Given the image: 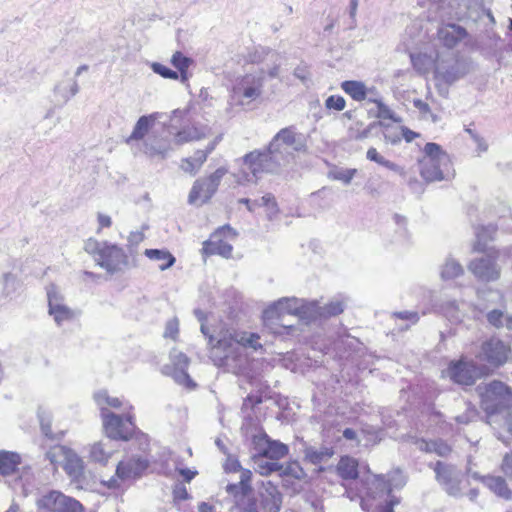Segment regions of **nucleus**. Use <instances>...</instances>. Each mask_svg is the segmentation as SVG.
<instances>
[{
    "label": "nucleus",
    "mask_w": 512,
    "mask_h": 512,
    "mask_svg": "<svg viewBox=\"0 0 512 512\" xmlns=\"http://www.w3.org/2000/svg\"><path fill=\"white\" fill-rule=\"evenodd\" d=\"M443 375L455 383L472 385L482 375V369L474 365L472 361L461 359L458 362H452Z\"/></svg>",
    "instance_id": "18"
},
{
    "label": "nucleus",
    "mask_w": 512,
    "mask_h": 512,
    "mask_svg": "<svg viewBox=\"0 0 512 512\" xmlns=\"http://www.w3.org/2000/svg\"><path fill=\"white\" fill-rule=\"evenodd\" d=\"M170 362L162 367V373L172 377L179 385L193 389L196 384L186 372L189 365L188 357L181 351L173 349L170 352Z\"/></svg>",
    "instance_id": "16"
},
{
    "label": "nucleus",
    "mask_w": 512,
    "mask_h": 512,
    "mask_svg": "<svg viewBox=\"0 0 512 512\" xmlns=\"http://www.w3.org/2000/svg\"><path fill=\"white\" fill-rule=\"evenodd\" d=\"M199 321H203L204 313L197 309L194 311ZM201 331L209 338L211 347V358L215 365L231 367L239 361L247 349L257 351L262 346L259 342V335L246 331H222L219 333L216 344H213L214 336L208 335L207 328L201 322Z\"/></svg>",
    "instance_id": "2"
},
{
    "label": "nucleus",
    "mask_w": 512,
    "mask_h": 512,
    "mask_svg": "<svg viewBox=\"0 0 512 512\" xmlns=\"http://www.w3.org/2000/svg\"><path fill=\"white\" fill-rule=\"evenodd\" d=\"M144 256L151 262L157 264L160 271H166L171 268L175 262V256L167 249H145Z\"/></svg>",
    "instance_id": "29"
},
{
    "label": "nucleus",
    "mask_w": 512,
    "mask_h": 512,
    "mask_svg": "<svg viewBox=\"0 0 512 512\" xmlns=\"http://www.w3.org/2000/svg\"><path fill=\"white\" fill-rule=\"evenodd\" d=\"M372 101L377 106L376 116L381 121L384 122V120H391L395 123H400L402 121L401 118L398 117L386 104H384L382 100L374 99Z\"/></svg>",
    "instance_id": "50"
},
{
    "label": "nucleus",
    "mask_w": 512,
    "mask_h": 512,
    "mask_svg": "<svg viewBox=\"0 0 512 512\" xmlns=\"http://www.w3.org/2000/svg\"><path fill=\"white\" fill-rule=\"evenodd\" d=\"M394 222L398 226V234L401 241H406L408 239V231L406 228L407 220L405 217L400 215L394 216Z\"/></svg>",
    "instance_id": "58"
},
{
    "label": "nucleus",
    "mask_w": 512,
    "mask_h": 512,
    "mask_svg": "<svg viewBox=\"0 0 512 512\" xmlns=\"http://www.w3.org/2000/svg\"><path fill=\"white\" fill-rule=\"evenodd\" d=\"M419 161L420 174L427 182L449 180L455 171L449 155L436 143H427Z\"/></svg>",
    "instance_id": "5"
},
{
    "label": "nucleus",
    "mask_w": 512,
    "mask_h": 512,
    "mask_svg": "<svg viewBox=\"0 0 512 512\" xmlns=\"http://www.w3.org/2000/svg\"><path fill=\"white\" fill-rule=\"evenodd\" d=\"M240 202L245 203L250 211H254L256 205L266 207L269 217L277 212L276 203L270 194L264 195L259 201H255L254 203H251L249 199H241Z\"/></svg>",
    "instance_id": "44"
},
{
    "label": "nucleus",
    "mask_w": 512,
    "mask_h": 512,
    "mask_svg": "<svg viewBox=\"0 0 512 512\" xmlns=\"http://www.w3.org/2000/svg\"><path fill=\"white\" fill-rule=\"evenodd\" d=\"M21 464V456L11 451H0V475L10 476L16 473Z\"/></svg>",
    "instance_id": "33"
},
{
    "label": "nucleus",
    "mask_w": 512,
    "mask_h": 512,
    "mask_svg": "<svg viewBox=\"0 0 512 512\" xmlns=\"http://www.w3.org/2000/svg\"><path fill=\"white\" fill-rule=\"evenodd\" d=\"M465 73L464 63L456 59L452 53L447 52L442 53L433 75L439 84H452L463 77Z\"/></svg>",
    "instance_id": "15"
},
{
    "label": "nucleus",
    "mask_w": 512,
    "mask_h": 512,
    "mask_svg": "<svg viewBox=\"0 0 512 512\" xmlns=\"http://www.w3.org/2000/svg\"><path fill=\"white\" fill-rule=\"evenodd\" d=\"M251 478V472L249 470H244L241 473V479L239 484H230L227 486V491L231 494H237L238 491H241L245 494L249 489V481Z\"/></svg>",
    "instance_id": "52"
},
{
    "label": "nucleus",
    "mask_w": 512,
    "mask_h": 512,
    "mask_svg": "<svg viewBox=\"0 0 512 512\" xmlns=\"http://www.w3.org/2000/svg\"><path fill=\"white\" fill-rule=\"evenodd\" d=\"M273 145H286L292 152H303L306 150V138L293 127H286L273 137Z\"/></svg>",
    "instance_id": "22"
},
{
    "label": "nucleus",
    "mask_w": 512,
    "mask_h": 512,
    "mask_svg": "<svg viewBox=\"0 0 512 512\" xmlns=\"http://www.w3.org/2000/svg\"><path fill=\"white\" fill-rule=\"evenodd\" d=\"M193 60L183 53L177 51L171 57V64L179 71V78L181 82H186L189 79L188 69L192 65Z\"/></svg>",
    "instance_id": "41"
},
{
    "label": "nucleus",
    "mask_w": 512,
    "mask_h": 512,
    "mask_svg": "<svg viewBox=\"0 0 512 512\" xmlns=\"http://www.w3.org/2000/svg\"><path fill=\"white\" fill-rule=\"evenodd\" d=\"M341 89L358 102L365 100L369 91L363 82L355 80L343 81Z\"/></svg>",
    "instance_id": "37"
},
{
    "label": "nucleus",
    "mask_w": 512,
    "mask_h": 512,
    "mask_svg": "<svg viewBox=\"0 0 512 512\" xmlns=\"http://www.w3.org/2000/svg\"><path fill=\"white\" fill-rule=\"evenodd\" d=\"M281 475L285 477H291L294 479H303L305 477V471L296 461L287 463L284 467H281Z\"/></svg>",
    "instance_id": "51"
},
{
    "label": "nucleus",
    "mask_w": 512,
    "mask_h": 512,
    "mask_svg": "<svg viewBox=\"0 0 512 512\" xmlns=\"http://www.w3.org/2000/svg\"><path fill=\"white\" fill-rule=\"evenodd\" d=\"M210 132V129L202 125L200 127H187L177 132L171 141V145H182L191 141H197L206 137Z\"/></svg>",
    "instance_id": "31"
},
{
    "label": "nucleus",
    "mask_w": 512,
    "mask_h": 512,
    "mask_svg": "<svg viewBox=\"0 0 512 512\" xmlns=\"http://www.w3.org/2000/svg\"><path fill=\"white\" fill-rule=\"evenodd\" d=\"M98 229L97 233L103 228H108L112 225V219L109 215L99 212L97 214Z\"/></svg>",
    "instance_id": "63"
},
{
    "label": "nucleus",
    "mask_w": 512,
    "mask_h": 512,
    "mask_svg": "<svg viewBox=\"0 0 512 512\" xmlns=\"http://www.w3.org/2000/svg\"><path fill=\"white\" fill-rule=\"evenodd\" d=\"M145 239V234L143 231L137 230L129 233L127 241L128 248L131 250L137 247L140 243H142Z\"/></svg>",
    "instance_id": "60"
},
{
    "label": "nucleus",
    "mask_w": 512,
    "mask_h": 512,
    "mask_svg": "<svg viewBox=\"0 0 512 512\" xmlns=\"http://www.w3.org/2000/svg\"><path fill=\"white\" fill-rule=\"evenodd\" d=\"M256 470L261 475H267L273 471H277L280 469L279 464L275 460H270L268 457H265L262 453L259 457L255 459Z\"/></svg>",
    "instance_id": "48"
},
{
    "label": "nucleus",
    "mask_w": 512,
    "mask_h": 512,
    "mask_svg": "<svg viewBox=\"0 0 512 512\" xmlns=\"http://www.w3.org/2000/svg\"><path fill=\"white\" fill-rule=\"evenodd\" d=\"M366 158L370 161L376 162L377 164L386 167L389 170L399 172L400 168L397 164L385 159L376 148L371 147L367 150Z\"/></svg>",
    "instance_id": "49"
},
{
    "label": "nucleus",
    "mask_w": 512,
    "mask_h": 512,
    "mask_svg": "<svg viewBox=\"0 0 512 512\" xmlns=\"http://www.w3.org/2000/svg\"><path fill=\"white\" fill-rule=\"evenodd\" d=\"M442 53L434 48L425 47L417 53H411L410 58L414 68L422 74L432 72L434 74L435 66L441 60Z\"/></svg>",
    "instance_id": "21"
},
{
    "label": "nucleus",
    "mask_w": 512,
    "mask_h": 512,
    "mask_svg": "<svg viewBox=\"0 0 512 512\" xmlns=\"http://www.w3.org/2000/svg\"><path fill=\"white\" fill-rule=\"evenodd\" d=\"M379 126L384 129V139L386 142L391 144H397L401 140V132L400 127L397 129H392L388 124L383 121L379 122Z\"/></svg>",
    "instance_id": "54"
},
{
    "label": "nucleus",
    "mask_w": 512,
    "mask_h": 512,
    "mask_svg": "<svg viewBox=\"0 0 512 512\" xmlns=\"http://www.w3.org/2000/svg\"><path fill=\"white\" fill-rule=\"evenodd\" d=\"M477 391L481 399V406L488 419L502 412L512 403L511 389L501 381L480 384Z\"/></svg>",
    "instance_id": "8"
},
{
    "label": "nucleus",
    "mask_w": 512,
    "mask_h": 512,
    "mask_svg": "<svg viewBox=\"0 0 512 512\" xmlns=\"http://www.w3.org/2000/svg\"><path fill=\"white\" fill-rule=\"evenodd\" d=\"M464 273L462 265L455 258L448 256L439 266V275L443 281L454 280Z\"/></svg>",
    "instance_id": "34"
},
{
    "label": "nucleus",
    "mask_w": 512,
    "mask_h": 512,
    "mask_svg": "<svg viewBox=\"0 0 512 512\" xmlns=\"http://www.w3.org/2000/svg\"><path fill=\"white\" fill-rule=\"evenodd\" d=\"M179 333V322L177 319H171L167 322L165 331H164V337L165 338H171L173 340L176 339L177 335Z\"/></svg>",
    "instance_id": "59"
},
{
    "label": "nucleus",
    "mask_w": 512,
    "mask_h": 512,
    "mask_svg": "<svg viewBox=\"0 0 512 512\" xmlns=\"http://www.w3.org/2000/svg\"><path fill=\"white\" fill-rule=\"evenodd\" d=\"M173 461L175 462V469L179 472V474L184 478L186 482H190L197 475L196 470L183 468L177 463L176 460L173 459Z\"/></svg>",
    "instance_id": "62"
},
{
    "label": "nucleus",
    "mask_w": 512,
    "mask_h": 512,
    "mask_svg": "<svg viewBox=\"0 0 512 512\" xmlns=\"http://www.w3.org/2000/svg\"><path fill=\"white\" fill-rule=\"evenodd\" d=\"M162 115L160 112H154L139 117L133 126L131 134L125 140L126 144L133 148H138L151 158L159 157L164 159L173 150L171 141L168 138L159 137L155 134L150 135L156 121Z\"/></svg>",
    "instance_id": "4"
},
{
    "label": "nucleus",
    "mask_w": 512,
    "mask_h": 512,
    "mask_svg": "<svg viewBox=\"0 0 512 512\" xmlns=\"http://www.w3.org/2000/svg\"><path fill=\"white\" fill-rule=\"evenodd\" d=\"M508 251L497 252L495 255L482 257L470 262L469 270L480 280L493 281L498 279L500 271L496 265V261L503 262L508 257Z\"/></svg>",
    "instance_id": "17"
},
{
    "label": "nucleus",
    "mask_w": 512,
    "mask_h": 512,
    "mask_svg": "<svg viewBox=\"0 0 512 512\" xmlns=\"http://www.w3.org/2000/svg\"><path fill=\"white\" fill-rule=\"evenodd\" d=\"M406 483V477L400 470L391 471L388 474V479L383 476H374L370 482V487L375 490H380V497H384L386 493L391 494L393 489L402 488Z\"/></svg>",
    "instance_id": "23"
},
{
    "label": "nucleus",
    "mask_w": 512,
    "mask_h": 512,
    "mask_svg": "<svg viewBox=\"0 0 512 512\" xmlns=\"http://www.w3.org/2000/svg\"><path fill=\"white\" fill-rule=\"evenodd\" d=\"M417 447L425 452H434L439 456H446L450 452V447L443 441L427 442L420 440L416 442Z\"/></svg>",
    "instance_id": "43"
},
{
    "label": "nucleus",
    "mask_w": 512,
    "mask_h": 512,
    "mask_svg": "<svg viewBox=\"0 0 512 512\" xmlns=\"http://www.w3.org/2000/svg\"><path fill=\"white\" fill-rule=\"evenodd\" d=\"M78 90L75 77H66L55 85L54 96L58 101L66 103L78 93Z\"/></svg>",
    "instance_id": "32"
},
{
    "label": "nucleus",
    "mask_w": 512,
    "mask_h": 512,
    "mask_svg": "<svg viewBox=\"0 0 512 512\" xmlns=\"http://www.w3.org/2000/svg\"><path fill=\"white\" fill-rule=\"evenodd\" d=\"M434 471L436 473V479L440 484L445 486L447 492L451 495H456L459 491L458 484V472L452 466L445 465L442 462H437Z\"/></svg>",
    "instance_id": "26"
},
{
    "label": "nucleus",
    "mask_w": 512,
    "mask_h": 512,
    "mask_svg": "<svg viewBox=\"0 0 512 512\" xmlns=\"http://www.w3.org/2000/svg\"><path fill=\"white\" fill-rule=\"evenodd\" d=\"M219 141L220 137H217L212 143L208 145L205 151L199 150L195 152L193 157L183 159L180 165L181 169L191 175L196 174L206 161L208 154L214 150Z\"/></svg>",
    "instance_id": "28"
},
{
    "label": "nucleus",
    "mask_w": 512,
    "mask_h": 512,
    "mask_svg": "<svg viewBox=\"0 0 512 512\" xmlns=\"http://www.w3.org/2000/svg\"><path fill=\"white\" fill-rule=\"evenodd\" d=\"M358 463L349 456L340 459L337 465V471L343 479H355L358 476Z\"/></svg>",
    "instance_id": "42"
},
{
    "label": "nucleus",
    "mask_w": 512,
    "mask_h": 512,
    "mask_svg": "<svg viewBox=\"0 0 512 512\" xmlns=\"http://www.w3.org/2000/svg\"><path fill=\"white\" fill-rule=\"evenodd\" d=\"M93 398L100 409V416H103V411H110L109 408L120 409L123 413L133 411V406L128 401L113 397L105 390L96 392Z\"/></svg>",
    "instance_id": "25"
},
{
    "label": "nucleus",
    "mask_w": 512,
    "mask_h": 512,
    "mask_svg": "<svg viewBox=\"0 0 512 512\" xmlns=\"http://www.w3.org/2000/svg\"><path fill=\"white\" fill-rule=\"evenodd\" d=\"M262 504L264 512H279L282 504V496L280 492L271 484L265 487L262 493Z\"/></svg>",
    "instance_id": "35"
},
{
    "label": "nucleus",
    "mask_w": 512,
    "mask_h": 512,
    "mask_svg": "<svg viewBox=\"0 0 512 512\" xmlns=\"http://www.w3.org/2000/svg\"><path fill=\"white\" fill-rule=\"evenodd\" d=\"M261 453L270 460L277 461L287 455L288 447L279 441L266 439L265 446L261 449Z\"/></svg>",
    "instance_id": "39"
},
{
    "label": "nucleus",
    "mask_w": 512,
    "mask_h": 512,
    "mask_svg": "<svg viewBox=\"0 0 512 512\" xmlns=\"http://www.w3.org/2000/svg\"><path fill=\"white\" fill-rule=\"evenodd\" d=\"M333 455V451L329 448H321L319 450L309 447L305 449V458L313 463L318 464L329 459Z\"/></svg>",
    "instance_id": "45"
},
{
    "label": "nucleus",
    "mask_w": 512,
    "mask_h": 512,
    "mask_svg": "<svg viewBox=\"0 0 512 512\" xmlns=\"http://www.w3.org/2000/svg\"><path fill=\"white\" fill-rule=\"evenodd\" d=\"M150 67L154 73L160 75L161 77H163L165 79H173V80L179 79L178 72L171 70L170 68H168L167 66H165L161 63L152 62L150 64Z\"/></svg>",
    "instance_id": "53"
},
{
    "label": "nucleus",
    "mask_w": 512,
    "mask_h": 512,
    "mask_svg": "<svg viewBox=\"0 0 512 512\" xmlns=\"http://www.w3.org/2000/svg\"><path fill=\"white\" fill-rule=\"evenodd\" d=\"M39 420H40V425H41L42 432L47 437L54 438V435L52 434V431H51V417H50V414L46 413V412H41L39 414Z\"/></svg>",
    "instance_id": "57"
},
{
    "label": "nucleus",
    "mask_w": 512,
    "mask_h": 512,
    "mask_svg": "<svg viewBox=\"0 0 512 512\" xmlns=\"http://www.w3.org/2000/svg\"><path fill=\"white\" fill-rule=\"evenodd\" d=\"M250 60L259 67L238 77L232 88V100L237 105L248 106L263 95L264 82L278 76L281 56L272 50L260 47L251 54Z\"/></svg>",
    "instance_id": "1"
},
{
    "label": "nucleus",
    "mask_w": 512,
    "mask_h": 512,
    "mask_svg": "<svg viewBox=\"0 0 512 512\" xmlns=\"http://www.w3.org/2000/svg\"><path fill=\"white\" fill-rule=\"evenodd\" d=\"M293 152L286 145H273L271 140L265 151H253L242 159L240 172L235 175L239 184L256 183L264 173L276 172L289 162Z\"/></svg>",
    "instance_id": "3"
},
{
    "label": "nucleus",
    "mask_w": 512,
    "mask_h": 512,
    "mask_svg": "<svg viewBox=\"0 0 512 512\" xmlns=\"http://www.w3.org/2000/svg\"><path fill=\"white\" fill-rule=\"evenodd\" d=\"M105 436L110 440H129L135 432L134 415L125 412L117 415L111 411H103L101 416Z\"/></svg>",
    "instance_id": "11"
},
{
    "label": "nucleus",
    "mask_w": 512,
    "mask_h": 512,
    "mask_svg": "<svg viewBox=\"0 0 512 512\" xmlns=\"http://www.w3.org/2000/svg\"><path fill=\"white\" fill-rule=\"evenodd\" d=\"M310 312H316V301L283 297L267 306L262 318L264 324L270 327L280 322L285 315H295L302 320L310 321Z\"/></svg>",
    "instance_id": "6"
},
{
    "label": "nucleus",
    "mask_w": 512,
    "mask_h": 512,
    "mask_svg": "<svg viewBox=\"0 0 512 512\" xmlns=\"http://www.w3.org/2000/svg\"><path fill=\"white\" fill-rule=\"evenodd\" d=\"M345 106L346 101L340 95H331L325 101V107L329 110L342 111Z\"/></svg>",
    "instance_id": "56"
},
{
    "label": "nucleus",
    "mask_w": 512,
    "mask_h": 512,
    "mask_svg": "<svg viewBox=\"0 0 512 512\" xmlns=\"http://www.w3.org/2000/svg\"><path fill=\"white\" fill-rule=\"evenodd\" d=\"M465 131H466V133L469 134L470 138L473 140L474 144L476 145V151H477L478 155L487 151L488 144L476 131H474L471 128H466Z\"/></svg>",
    "instance_id": "55"
},
{
    "label": "nucleus",
    "mask_w": 512,
    "mask_h": 512,
    "mask_svg": "<svg viewBox=\"0 0 512 512\" xmlns=\"http://www.w3.org/2000/svg\"><path fill=\"white\" fill-rule=\"evenodd\" d=\"M46 458L55 468L62 467L72 481L79 482L83 478L85 463L73 449L54 445L46 452Z\"/></svg>",
    "instance_id": "9"
},
{
    "label": "nucleus",
    "mask_w": 512,
    "mask_h": 512,
    "mask_svg": "<svg viewBox=\"0 0 512 512\" xmlns=\"http://www.w3.org/2000/svg\"><path fill=\"white\" fill-rule=\"evenodd\" d=\"M227 172L226 168L220 167L209 177L196 180L189 193L188 202L197 206L206 203L215 194L220 181Z\"/></svg>",
    "instance_id": "13"
},
{
    "label": "nucleus",
    "mask_w": 512,
    "mask_h": 512,
    "mask_svg": "<svg viewBox=\"0 0 512 512\" xmlns=\"http://www.w3.org/2000/svg\"><path fill=\"white\" fill-rule=\"evenodd\" d=\"M477 416V412L474 408H468L464 415L457 416L456 421L461 424H467L473 421Z\"/></svg>",
    "instance_id": "64"
},
{
    "label": "nucleus",
    "mask_w": 512,
    "mask_h": 512,
    "mask_svg": "<svg viewBox=\"0 0 512 512\" xmlns=\"http://www.w3.org/2000/svg\"><path fill=\"white\" fill-rule=\"evenodd\" d=\"M84 249L93 256L100 267L109 273L118 272L128 264L127 254L116 244L89 238L85 242Z\"/></svg>",
    "instance_id": "7"
},
{
    "label": "nucleus",
    "mask_w": 512,
    "mask_h": 512,
    "mask_svg": "<svg viewBox=\"0 0 512 512\" xmlns=\"http://www.w3.org/2000/svg\"><path fill=\"white\" fill-rule=\"evenodd\" d=\"M465 36V29L455 24H445L438 30L439 40L447 47L455 46Z\"/></svg>",
    "instance_id": "30"
},
{
    "label": "nucleus",
    "mask_w": 512,
    "mask_h": 512,
    "mask_svg": "<svg viewBox=\"0 0 512 512\" xmlns=\"http://www.w3.org/2000/svg\"><path fill=\"white\" fill-rule=\"evenodd\" d=\"M236 238V232L228 225L217 229L210 238L203 243V253L207 255H220L229 258L232 253L231 242Z\"/></svg>",
    "instance_id": "14"
},
{
    "label": "nucleus",
    "mask_w": 512,
    "mask_h": 512,
    "mask_svg": "<svg viewBox=\"0 0 512 512\" xmlns=\"http://www.w3.org/2000/svg\"><path fill=\"white\" fill-rule=\"evenodd\" d=\"M484 483L497 496L505 500L512 498V491L507 487L505 481L501 477H485Z\"/></svg>",
    "instance_id": "40"
},
{
    "label": "nucleus",
    "mask_w": 512,
    "mask_h": 512,
    "mask_svg": "<svg viewBox=\"0 0 512 512\" xmlns=\"http://www.w3.org/2000/svg\"><path fill=\"white\" fill-rule=\"evenodd\" d=\"M510 356V348L501 340L492 338L481 347V352L477 355L480 360L487 361L491 365H502Z\"/></svg>",
    "instance_id": "20"
},
{
    "label": "nucleus",
    "mask_w": 512,
    "mask_h": 512,
    "mask_svg": "<svg viewBox=\"0 0 512 512\" xmlns=\"http://www.w3.org/2000/svg\"><path fill=\"white\" fill-rule=\"evenodd\" d=\"M148 467V462L141 458L121 461L116 469V476L121 481L137 478Z\"/></svg>",
    "instance_id": "27"
},
{
    "label": "nucleus",
    "mask_w": 512,
    "mask_h": 512,
    "mask_svg": "<svg viewBox=\"0 0 512 512\" xmlns=\"http://www.w3.org/2000/svg\"><path fill=\"white\" fill-rule=\"evenodd\" d=\"M399 503V500L386 493L384 497H380V490H375L372 487L361 499V507L367 512H393V507Z\"/></svg>",
    "instance_id": "19"
},
{
    "label": "nucleus",
    "mask_w": 512,
    "mask_h": 512,
    "mask_svg": "<svg viewBox=\"0 0 512 512\" xmlns=\"http://www.w3.org/2000/svg\"><path fill=\"white\" fill-rule=\"evenodd\" d=\"M414 106L424 115H429L432 122L435 123L438 121V116L431 112L430 107L427 103L423 102L422 100H415Z\"/></svg>",
    "instance_id": "61"
},
{
    "label": "nucleus",
    "mask_w": 512,
    "mask_h": 512,
    "mask_svg": "<svg viewBox=\"0 0 512 512\" xmlns=\"http://www.w3.org/2000/svg\"><path fill=\"white\" fill-rule=\"evenodd\" d=\"M357 169L351 168H333L329 171L328 177L332 180L340 181L346 185L350 184L353 177L356 175Z\"/></svg>",
    "instance_id": "46"
},
{
    "label": "nucleus",
    "mask_w": 512,
    "mask_h": 512,
    "mask_svg": "<svg viewBox=\"0 0 512 512\" xmlns=\"http://www.w3.org/2000/svg\"><path fill=\"white\" fill-rule=\"evenodd\" d=\"M46 297L48 315L57 327L71 324L79 318L80 311L66 303L64 294L57 285L51 283L46 286Z\"/></svg>",
    "instance_id": "10"
},
{
    "label": "nucleus",
    "mask_w": 512,
    "mask_h": 512,
    "mask_svg": "<svg viewBox=\"0 0 512 512\" xmlns=\"http://www.w3.org/2000/svg\"><path fill=\"white\" fill-rule=\"evenodd\" d=\"M464 303L459 305L455 301H446L436 307L437 311L449 321L459 323L465 318Z\"/></svg>",
    "instance_id": "36"
},
{
    "label": "nucleus",
    "mask_w": 512,
    "mask_h": 512,
    "mask_svg": "<svg viewBox=\"0 0 512 512\" xmlns=\"http://www.w3.org/2000/svg\"><path fill=\"white\" fill-rule=\"evenodd\" d=\"M488 322L496 327L506 325L512 331V317L505 315L501 310L493 309L487 314Z\"/></svg>",
    "instance_id": "47"
},
{
    "label": "nucleus",
    "mask_w": 512,
    "mask_h": 512,
    "mask_svg": "<svg viewBox=\"0 0 512 512\" xmlns=\"http://www.w3.org/2000/svg\"><path fill=\"white\" fill-rule=\"evenodd\" d=\"M36 506L41 512H83L84 510L78 500L58 490H51L40 496Z\"/></svg>",
    "instance_id": "12"
},
{
    "label": "nucleus",
    "mask_w": 512,
    "mask_h": 512,
    "mask_svg": "<svg viewBox=\"0 0 512 512\" xmlns=\"http://www.w3.org/2000/svg\"><path fill=\"white\" fill-rule=\"evenodd\" d=\"M116 449L113 447L111 440H99L93 442L87 447V456L90 462L100 465H107Z\"/></svg>",
    "instance_id": "24"
},
{
    "label": "nucleus",
    "mask_w": 512,
    "mask_h": 512,
    "mask_svg": "<svg viewBox=\"0 0 512 512\" xmlns=\"http://www.w3.org/2000/svg\"><path fill=\"white\" fill-rule=\"evenodd\" d=\"M344 303L339 299L332 300L327 305L320 307L316 302V312H310V320L316 319L317 317H330L336 316L343 312Z\"/></svg>",
    "instance_id": "38"
}]
</instances>
